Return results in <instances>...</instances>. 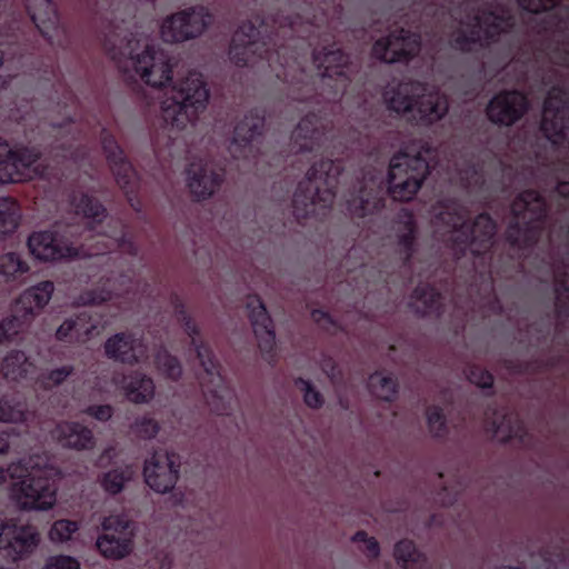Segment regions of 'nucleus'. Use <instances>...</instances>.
<instances>
[{"label": "nucleus", "mask_w": 569, "mask_h": 569, "mask_svg": "<svg viewBox=\"0 0 569 569\" xmlns=\"http://www.w3.org/2000/svg\"><path fill=\"white\" fill-rule=\"evenodd\" d=\"M295 8L301 10L306 14V20H302L301 13L297 12L295 17L287 14H278L272 18L271 30L266 34V39H259L262 33L268 32L269 23L262 21L259 28L252 22L243 23L234 32L229 56L231 61L239 67L253 64L256 57L266 59L270 68L276 71V76L286 82L301 83L299 90H305L307 93L312 91L308 82H305V71L301 68L299 56L293 54L292 49L297 46L290 43H278L279 40L293 41L295 36L302 40H308V46L312 42V36L320 37V29L323 23H328L327 14L321 11L319 14L313 13L312 19L309 18L310 11L315 10L311 2L297 0Z\"/></svg>", "instance_id": "1"}, {"label": "nucleus", "mask_w": 569, "mask_h": 569, "mask_svg": "<svg viewBox=\"0 0 569 569\" xmlns=\"http://www.w3.org/2000/svg\"><path fill=\"white\" fill-rule=\"evenodd\" d=\"M71 206L78 216L87 220L88 231L94 232L90 236L92 243L77 247L68 236L73 237V226H67L61 232L60 226H54V230L33 232L28 239V247L32 256L40 261H61L79 257L102 256L107 251L118 249L120 252L137 254L134 243L126 238L123 224L110 219L108 227L110 233L97 230L98 226L107 218L106 208L93 197L86 193H73Z\"/></svg>", "instance_id": "2"}, {"label": "nucleus", "mask_w": 569, "mask_h": 569, "mask_svg": "<svg viewBox=\"0 0 569 569\" xmlns=\"http://www.w3.org/2000/svg\"><path fill=\"white\" fill-rule=\"evenodd\" d=\"M466 216V209L456 201L432 208L435 237L445 242L456 259L466 256L467 251L473 257L485 254L492 247L496 234V223L487 213L479 214L471 224Z\"/></svg>", "instance_id": "3"}, {"label": "nucleus", "mask_w": 569, "mask_h": 569, "mask_svg": "<svg viewBox=\"0 0 569 569\" xmlns=\"http://www.w3.org/2000/svg\"><path fill=\"white\" fill-rule=\"evenodd\" d=\"M342 170L339 159L321 160L311 166L292 198L293 216L297 220L326 214V210L333 203Z\"/></svg>", "instance_id": "4"}, {"label": "nucleus", "mask_w": 569, "mask_h": 569, "mask_svg": "<svg viewBox=\"0 0 569 569\" xmlns=\"http://www.w3.org/2000/svg\"><path fill=\"white\" fill-rule=\"evenodd\" d=\"M383 100L388 109L397 113H408L409 120L423 126L440 120L449 108L446 96L429 90L427 84L418 81L388 86L383 91Z\"/></svg>", "instance_id": "5"}, {"label": "nucleus", "mask_w": 569, "mask_h": 569, "mask_svg": "<svg viewBox=\"0 0 569 569\" xmlns=\"http://www.w3.org/2000/svg\"><path fill=\"white\" fill-rule=\"evenodd\" d=\"M209 100V90L202 74L190 71L173 82L167 98L161 102V118L172 129H183L194 122Z\"/></svg>", "instance_id": "6"}, {"label": "nucleus", "mask_w": 569, "mask_h": 569, "mask_svg": "<svg viewBox=\"0 0 569 569\" xmlns=\"http://www.w3.org/2000/svg\"><path fill=\"white\" fill-rule=\"evenodd\" d=\"M27 475L13 482L11 500L23 510H49L57 501V468L41 457H30L24 463Z\"/></svg>", "instance_id": "7"}, {"label": "nucleus", "mask_w": 569, "mask_h": 569, "mask_svg": "<svg viewBox=\"0 0 569 569\" xmlns=\"http://www.w3.org/2000/svg\"><path fill=\"white\" fill-rule=\"evenodd\" d=\"M513 24L509 10L500 7L481 9L466 20L457 22V29L450 33V46L462 52H470L496 41L502 32Z\"/></svg>", "instance_id": "8"}, {"label": "nucleus", "mask_w": 569, "mask_h": 569, "mask_svg": "<svg viewBox=\"0 0 569 569\" xmlns=\"http://www.w3.org/2000/svg\"><path fill=\"white\" fill-rule=\"evenodd\" d=\"M174 311L178 320L184 322L186 331L191 338V342L203 368V373L200 376V385L210 410L217 415H228V409L236 401L233 390L226 383L219 366L213 360L211 350L202 343L198 345L196 339L198 335L197 327L191 318L187 316L183 305L177 303Z\"/></svg>", "instance_id": "9"}, {"label": "nucleus", "mask_w": 569, "mask_h": 569, "mask_svg": "<svg viewBox=\"0 0 569 569\" xmlns=\"http://www.w3.org/2000/svg\"><path fill=\"white\" fill-rule=\"evenodd\" d=\"M512 219L506 236L515 249H527L538 242L547 217L545 199L533 190L520 193L511 204Z\"/></svg>", "instance_id": "10"}, {"label": "nucleus", "mask_w": 569, "mask_h": 569, "mask_svg": "<svg viewBox=\"0 0 569 569\" xmlns=\"http://www.w3.org/2000/svg\"><path fill=\"white\" fill-rule=\"evenodd\" d=\"M106 50L118 63L119 69L128 71V64L132 67L140 79L153 88H161L172 79V68L169 56L154 46L147 44L140 54H132L131 40L127 41L124 51L129 52V57L122 62L121 57L126 56L121 46L119 52L116 43L108 38L104 43Z\"/></svg>", "instance_id": "11"}, {"label": "nucleus", "mask_w": 569, "mask_h": 569, "mask_svg": "<svg viewBox=\"0 0 569 569\" xmlns=\"http://www.w3.org/2000/svg\"><path fill=\"white\" fill-rule=\"evenodd\" d=\"M429 173V163L418 152L410 156L400 151L390 160L388 171V192L393 200L409 201L420 189Z\"/></svg>", "instance_id": "12"}, {"label": "nucleus", "mask_w": 569, "mask_h": 569, "mask_svg": "<svg viewBox=\"0 0 569 569\" xmlns=\"http://www.w3.org/2000/svg\"><path fill=\"white\" fill-rule=\"evenodd\" d=\"M53 290V282L48 280L24 290L13 305V315L0 322V342L14 341L49 302Z\"/></svg>", "instance_id": "13"}, {"label": "nucleus", "mask_w": 569, "mask_h": 569, "mask_svg": "<svg viewBox=\"0 0 569 569\" xmlns=\"http://www.w3.org/2000/svg\"><path fill=\"white\" fill-rule=\"evenodd\" d=\"M385 176L382 169L369 167L362 170L361 180L346 200L347 211L355 218L370 217L383 207Z\"/></svg>", "instance_id": "14"}, {"label": "nucleus", "mask_w": 569, "mask_h": 569, "mask_svg": "<svg viewBox=\"0 0 569 569\" xmlns=\"http://www.w3.org/2000/svg\"><path fill=\"white\" fill-rule=\"evenodd\" d=\"M41 153L34 147L11 148L0 139V186L32 180L40 174Z\"/></svg>", "instance_id": "15"}, {"label": "nucleus", "mask_w": 569, "mask_h": 569, "mask_svg": "<svg viewBox=\"0 0 569 569\" xmlns=\"http://www.w3.org/2000/svg\"><path fill=\"white\" fill-rule=\"evenodd\" d=\"M212 16L202 6L190 7L167 17L160 27L166 42L178 43L199 37L211 24Z\"/></svg>", "instance_id": "16"}, {"label": "nucleus", "mask_w": 569, "mask_h": 569, "mask_svg": "<svg viewBox=\"0 0 569 569\" xmlns=\"http://www.w3.org/2000/svg\"><path fill=\"white\" fill-rule=\"evenodd\" d=\"M313 63L320 71L323 87L333 88V96L328 101L336 102L337 98L346 91L350 82V73L353 68L349 58L339 48L323 47L322 50L315 49L312 52Z\"/></svg>", "instance_id": "17"}, {"label": "nucleus", "mask_w": 569, "mask_h": 569, "mask_svg": "<svg viewBox=\"0 0 569 569\" xmlns=\"http://www.w3.org/2000/svg\"><path fill=\"white\" fill-rule=\"evenodd\" d=\"M101 143L118 186L123 190L130 206L136 211H140V201L132 197L138 193L140 188V180L137 172L131 163L126 160L123 151L106 129L101 130Z\"/></svg>", "instance_id": "18"}, {"label": "nucleus", "mask_w": 569, "mask_h": 569, "mask_svg": "<svg viewBox=\"0 0 569 569\" xmlns=\"http://www.w3.org/2000/svg\"><path fill=\"white\" fill-rule=\"evenodd\" d=\"M540 129L555 146L562 144L567 139L569 104L563 89L553 87L549 90L543 103Z\"/></svg>", "instance_id": "19"}, {"label": "nucleus", "mask_w": 569, "mask_h": 569, "mask_svg": "<svg viewBox=\"0 0 569 569\" xmlns=\"http://www.w3.org/2000/svg\"><path fill=\"white\" fill-rule=\"evenodd\" d=\"M420 36L401 28L388 37L379 39L372 47L375 58L387 63L408 62L420 51Z\"/></svg>", "instance_id": "20"}, {"label": "nucleus", "mask_w": 569, "mask_h": 569, "mask_svg": "<svg viewBox=\"0 0 569 569\" xmlns=\"http://www.w3.org/2000/svg\"><path fill=\"white\" fill-rule=\"evenodd\" d=\"M39 542L40 536L33 526L12 521L0 525V550L13 561L31 555Z\"/></svg>", "instance_id": "21"}, {"label": "nucleus", "mask_w": 569, "mask_h": 569, "mask_svg": "<svg viewBox=\"0 0 569 569\" xmlns=\"http://www.w3.org/2000/svg\"><path fill=\"white\" fill-rule=\"evenodd\" d=\"M179 470L180 461L176 453L156 451L144 462V481L156 492L164 493L176 486Z\"/></svg>", "instance_id": "22"}, {"label": "nucleus", "mask_w": 569, "mask_h": 569, "mask_svg": "<svg viewBox=\"0 0 569 569\" xmlns=\"http://www.w3.org/2000/svg\"><path fill=\"white\" fill-rule=\"evenodd\" d=\"M264 126V116L259 110L246 114L233 131L229 152L234 159H256L253 142L261 134Z\"/></svg>", "instance_id": "23"}, {"label": "nucleus", "mask_w": 569, "mask_h": 569, "mask_svg": "<svg viewBox=\"0 0 569 569\" xmlns=\"http://www.w3.org/2000/svg\"><path fill=\"white\" fill-rule=\"evenodd\" d=\"M528 109L527 97L517 91H502L495 96L488 107L487 116L493 123L511 126L518 121Z\"/></svg>", "instance_id": "24"}, {"label": "nucleus", "mask_w": 569, "mask_h": 569, "mask_svg": "<svg viewBox=\"0 0 569 569\" xmlns=\"http://www.w3.org/2000/svg\"><path fill=\"white\" fill-rule=\"evenodd\" d=\"M247 308L252 325L253 332L258 339V346L266 360L273 361L271 353L276 345V333L273 323L269 317L264 305L258 296L248 298Z\"/></svg>", "instance_id": "25"}, {"label": "nucleus", "mask_w": 569, "mask_h": 569, "mask_svg": "<svg viewBox=\"0 0 569 569\" xmlns=\"http://www.w3.org/2000/svg\"><path fill=\"white\" fill-rule=\"evenodd\" d=\"M104 353L110 359L134 365L148 358V348L141 338L129 332H120L106 341Z\"/></svg>", "instance_id": "26"}, {"label": "nucleus", "mask_w": 569, "mask_h": 569, "mask_svg": "<svg viewBox=\"0 0 569 569\" xmlns=\"http://www.w3.org/2000/svg\"><path fill=\"white\" fill-rule=\"evenodd\" d=\"M188 187L198 199H207L214 193L223 180V171L209 162H192L187 169Z\"/></svg>", "instance_id": "27"}, {"label": "nucleus", "mask_w": 569, "mask_h": 569, "mask_svg": "<svg viewBox=\"0 0 569 569\" xmlns=\"http://www.w3.org/2000/svg\"><path fill=\"white\" fill-rule=\"evenodd\" d=\"M325 140V126L315 113H309L298 123L291 136V151L296 154L313 152Z\"/></svg>", "instance_id": "28"}, {"label": "nucleus", "mask_w": 569, "mask_h": 569, "mask_svg": "<svg viewBox=\"0 0 569 569\" xmlns=\"http://www.w3.org/2000/svg\"><path fill=\"white\" fill-rule=\"evenodd\" d=\"M26 9L40 33L53 43L62 31L56 4L51 0H26Z\"/></svg>", "instance_id": "29"}, {"label": "nucleus", "mask_w": 569, "mask_h": 569, "mask_svg": "<svg viewBox=\"0 0 569 569\" xmlns=\"http://www.w3.org/2000/svg\"><path fill=\"white\" fill-rule=\"evenodd\" d=\"M62 447L78 451L90 450L96 445L92 430L79 422H61L51 432Z\"/></svg>", "instance_id": "30"}, {"label": "nucleus", "mask_w": 569, "mask_h": 569, "mask_svg": "<svg viewBox=\"0 0 569 569\" xmlns=\"http://www.w3.org/2000/svg\"><path fill=\"white\" fill-rule=\"evenodd\" d=\"M140 283L131 280V278L127 274H120L118 278L113 276L107 278L106 282L101 291L90 290L81 293L79 297V302L82 305H100L104 301L112 299V292L114 291L116 296H121L123 293H133L139 289Z\"/></svg>", "instance_id": "31"}, {"label": "nucleus", "mask_w": 569, "mask_h": 569, "mask_svg": "<svg viewBox=\"0 0 569 569\" xmlns=\"http://www.w3.org/2000/svg\"><path fill=\"white\" fill-rule=\"evenodd\" d=\"M487 427L495 436L507 441L512 438H522L525 430L523 423L515 412H509L505 408L501 411H493L492 417L487 412Z\"/></svg>", "instance_id": "32"}, {"label": "nucleus", "mask_w": 569, "mask_h": 569, "mask_svg": "<svg viewBox=\"0 0 569 569\" xmlns=\"http://www.w3.org/2000/svg\"><path fill=\"white\" fill-rule=\"evenodd\" d=\"M113 382L120 386L127 398L134 403L148 402L154 395V385L151 378L136 373L128 380L124 376H114Z\"/></svg>", "instance_id": "33"}, {"label": "nucleus", "mask_w": 569, "mask_h": 569, "mask_svg": "<svg viewBox=\"0 0 569 569\" xmlns=\"http://www.w3.org/2000/svg\"><path fill=\"white\" fill-rule=\"evenodd\" d=\"M398 249L403 262L407 263L415 252L417 227L411 212L402 209L397 221Z\"/></svg>", "instance_id": "34"}, {"label": "nucleus", "mask_w": 569, "mask_h": 569, "mask_svg": "<svg viewBox=\"0 0 569 569\" xmlns=\"http://www.w3.org/2000/svg\"><path fill=\"white\" fill-rule=\"evenodd\" d=\"M449 176L451 182L460 183L466 189L481 186L485 182L482 167L475 162L473 157L461 158L460 161L455 162V169L449 172Z\"/></svg>", "instance_id": "35"}, {"label": "nucleus", "mask_w": 569, "mask_h": 569, "mask_svg": "<svg viewBox=\"0 0 569 569\" xmlns=\"http://www.w3.org/2000/svg\"><path fill=\"white\" fill-rule=\"evenodd\" d=\"M410 306L420 316L440 315L442 296L435 288L421 284L415 289Z\"/></svg>", "instance_id": "36"}, {"label": "nucleus", "mask_w": 569, "mask_h": 569, "mask_svg": "<svg viewBox=\"0 0 569 569\" xmlns=\"http://www.w3.org/2000/svg\"><path fill=\"white\" fill-rule=\"evenodd\" d=\"M34 368L23 351L14 350L3 358L0 370L7 380L19 381L33 372Z\"/></svg>", "instance_id": "37"}, {"label": "nucleus", "mask_w": 569, "mask_h": 569, "mask_svg": "<svg viewBox=\"0 0 569 569\" xmlns=\"http://www.w3.org/2000/svg\"><path fill=\"white\" fill-rule=\"evenodd\" d=\"M100 553L110 559H121L132 550V540L127 537H117L114 533H104L97 540Z\"/></svg>", "instance_id": "38"}, {"label": "nucleus", "mask_w": 569, "mask_h": 569, "mask_svg": "<svg viewBox=\"0 0 569 569\" xmlns=\"http://www.w3.org/2000/svg\"><path fill=\"white\" fill-rule=\"evenodd\" d=\"M30 412L27 403L18 397H3L0 399V422L24 423L29 420Z\"/></svg>", "instance_id": "39"}, {"label": "nucleus", "mask_w": 569, "mask_h": 569, "mask_svg": "<svg viewBox=\"0 0 569 569\" xmlns=\"http://www.w3.org/2000/svg\"><path fill=\"white\" fill-rule=\"evenodd\" d=\"M395 557L405 569H425L427 558L421 555L410 540H401L395 547Z\"/></svg>", "instance_id": "40"}, {"label": "nucleus", "mask_w": 569, "mask_h": 569, "mask_svg": "<svg viewBox=\"0 0 569 569\" xmlns=\"http://www.w3.org/2000/svg\"><path fill=\"white\" fill-rule=\"evenodd\" d=\"M136 471L137 468L132 465L112 469L103 475L100 481L101 487L108 493L117 495L124 488V485L133 478Z\"/></svg>", "instance_id": "41"}, {"label": "nucleus", "mask_w": 569, "mask_h": 569, "mask_svg": "<svg viewBox=\"0 0 569 569\" xmlns=\"http://www.w3.org/2000/svg\"><path fill=\"white\" fill-rule=\"evenodd\" d=\"M20 211L17 201L0 198V233H12L19 226Z\"/></svg>", "instance_id": "42"}, {"label": "nucleus", "mask_w": 569, "mask_h": 569, "mask_svg": "<svg viewBox=\"0 0 569 569\" xmlns=\"http://www.w3.org/2000/svg\"><path fill=\"white\" fill-rule=\"evenodd\" d=\"M556 307L559 312L569 310V266H557L553 270Z\"/></svg>", "instance_id": "43"}, {"label": "nucleus", "mask_w": 569, "mask_h": 569, "mask_svg": "<svg viewBox=\"0 0 569 569\" xmlns=\"http://www.w3.org/2000/svg\"><path fill=\"white\" fill-rule=\"evenodd\" d=\"M29 271V266L18 253L8 252L0 256V276L6 281H13Z\"/></svg>", "instance_id": "44"}, {"label": "nucleus", "mask_w": 569, "mask_h": 569, "mask_svg": "<svg viewBox=\"0 0 569 569\" xmlns=\"http://www.w3.org/2000/svg\"><path fill=\"white\" fill-rule=\"evenodd\" d=\"M368 388L375 397L386 401H390L397 392L396 381L379 372L369 377Z\"/></svg>", "instance_id": "45"}, {"label": "nucleus", "mask_w": 569, "mask_h": 569, "mask_svg": "<svg viewBox=\"0 0 569 569\" xmlns=\"http://www.w3.org/2000/svg\"><path fill=\"white\" fill-rule=\"evenodd\" d=\"M72 322L74 325L73 335L76 342H84L90 339L94 333H99V322L92 320V316L82 311L72 318Z\"/></svg>", "instance_id": "46"}, {"label": "nucleus", "mask_w": 569, "mask_h": 569, "mask_svg": "<svg viewBox=\"0 0 569 569\" xmlns=\"http://www.w3.org/2000/svg\"><path fill=\"white\" fill-rule=\"evenodd\" d=\"M79 530V523L69 519H60L52 523L49 538L52 542H67Z\"/></svg>", "instance_id": "47"}, {"label": "nucleus", "mask_w": 569, "mask_h": 569, "mask_svg": "<svg viewBox=\"0 0 569 569\" xmlns=\"http://www.w3.org/2000/svg\"><path fill=\"white\" fill-rule=\"evenodd\" d=\"M156 365L158 369L168 378L177 380L182 373L179 360L169 355L166 350H160L156 356Z\"/></svg>", "instance_id": "48"}, {"label": "nucleus", "mask_w": 569, "mask_h": 569, "mask_svg": "<svg viewBox=\"0 0 569 569\" xmlns=\"http://www.w3.org/2000/svg\"><path fill=\"white\" fill-rule=\"evenodd\" d=\"M73 371L74 368L72 366H63L61 368L53 369L47 373H41L38 378V383L44 389H51L66 381Z\"/></svg>", "instance_id": "49"}, {"label": "nucleus", "mask_w": 569, "mask_h": 569, "mask_svg": "<svg viewBox=\"0 0 569 569\" xmlns=\"http://www.w3.org/2000/svg\"><path fill=\"white\" fill-rule=\"evenodd\" d=\"M466 376L471 383H473L480 388H491L492 387V383H493L492 375L479 366L468 367V369L466 370Z\"/></svg>", "instance_id": "50"}, {"label": "nucleus", "mask_w": 569, "mask_h": 569, "mask_svg": "<svg viewBox=\"0 0 569 569\" xmlns=\"http://www.w3.org/2000/svg\"><path fill=\"white\" fill-rule=\"evenodd\" d=\"M159 429L160 427L158 422L149 417L138 419L133 426V432L142 439L154 438L159 432Z\"/></svg>", "instance_id": "51"}, {"label": "nucleus", "mask_w": 569, "mask_h": 569, "mask_svg": "<svg viewBox=\"0 0 569 569\" xmlns=\"http://www.w3.org/2000/svg\"><path fill=\"white\" fill-rule=\"evenodd\" d=\"M427 419L430 432L436 437L446 433V421L441 410L438 407H430L427 410Z\"/></svg>", "instance_id": "52"}, {"label": "nucleus", "mask_w": 569, "mask_h": 569, "mask_svg": "<svg viewBox=\"0 0 569 569\" xmlns=\"http://www.w3.org/2000/svg\"><path fill=\"white\" fill-rule=\"evenodd\" d=\"M42 569H80V563L71 556H52L47 559Z\"/></svg>", "instance_id": "53"}, {"label": "nucleus", "mask_w": 569, "mask_h": 569, "mask_svg": "<svg viewBox=\"0 0 569 569\" xmlns=\"http://www.w3.org/2000/svg\"><path fill=\"white\" fill-rule=\"evenodd\" d=\"M296 383L305 391L303 399L307 406L318 408L322 405L323 400L321 395L316 391L308 381L299 379Z\"/></svg>", "instance_id": "54"}, {"label": "nucleus", "mask_w": 569, "mask_h": 569, "mask_svg": "<svg viewBox=\"0 0 569 569\" xmlns=\"http://www.w3.org/2000/svg\"><path fill=\"white\" fill-rule=\"evenodd\" d=\"M352 540L355 542H362L363 547L361 550L369 557V558H376L379 556V545L375 538H368L367 533L365 531H358L353 537Z\"/></svg>", "instance_id": "55"}, {"label": "nucleus", "mask_w": 569, "mask_h": 569, "mask_svg": "<svg viewBox=\"0 0 569 569\" xmlns=\"http://www.w3.org/2000/svg\"><path fill=\"white\" fill-rule=\"evenodd\" d=\"M559 1L560 0H518L521 8L536 13L555 8Z\"/></svg>", "instance_id": "56"}, {"label": "nucleus", "mask_w": 569, "mask_h": 569, "mask_svg": "<svg viewBox=\"0 0 569 569\" xmlns=\"http://www.w3.org/2000/svg\"><path fill=\"white\" fill-rule=\"evenodd\" d=\"M485 289L488 295H487V297L482 298L478 302L479 308H487L489 311L499 312L501 310V306H500L499 300L497 299V297L493 293L492 281H487Z\"/></svg>", "instance_id": "57"}, {"label": "nucleus", "mask_w": 569, "mask_h": 569, "mask_svg": "<svg viewBox=\"0 0 569 569\" xmlns=\"http://www.w3.org/2000/svg\"><path fill=\"white\" fill-rule=\"evenodd\" d=\"M87 413L100 421H107L112 416V407L109 405L91 406L87 409Z\"/></svg>", "instance_id": "58"}, {"label": "nucleus", "mask_w": 569, "mask_h": 569, "mask_svg": "<svg viewBox=\"0 0 569 569\" xmlns=\"http://www.w3.org/2000/svg\"><path fill=\"white\" fill-rule=\"evenodd\" d=\"M74 328V325L72 322V318L71 319H68L66 320L58 329H57V332H56V337L58 340L60 341H68V342H72L74 341V332H73V329Z\"/></svg>", "instance_id": "59"}, {"label": "nucleus", "mask_w": 569, "mask_h": 569, "mask_svg": "<svg viewBox=\"0 0 569 569\" xmlns=\"http://www.w3.org/2000/svg\"><path fill=\"white\" fill-rule=\"evenodd\" d=\"M102 528L106 531H118L119 529L126 530L128 528V521L123 520L119 516L106 517L102 521Z\"/></svg>", "instance_id": "60"}, {"label": "nucleus", "mask_w": 569, "mask_h": 569, "mask_svg": "<svg viewBox=\"0 0 569 569\" xmlns=\"http://www.w3.org/2000/svg\"><path fill=\"white\" fill-rule=\"evenodd\" d=\"M312 319L320 323L323 328H328L327 325H333V321L331 320L330 316L321 310H313L311 312Z\"/></svg>", "instance_id": "61"}, {"label": "nucleus", "mask_w": 569, "mask_h": 569, "mask_svg": "<svg viewBox=\"0 0 569 569\" xmlns=\"http://www.w3.org/2000/svg\"><path fill=\"white\" fill-rule=\"evenodd\" d=\"M86 152L83 151L82 146H78L74 150L70 151V158L76 162L81 161L84 158Z\"/></svg>", "instance_id": "62"}, {"label": "nucleus", "mask_w": 569, "mask_h": 569, "mask_svg": "<svg viewBox=\"0 0 569 569\" xmlns=\"http://www.w3.org/2000/svg\"><path fill=\"white\" fill-rule=\"evenodd\" d=\"M557 192L563 198L569 199V181L558 182Z\"/></svg>", "instance_id": "63"}, {"label": "nucleus", "mask_w": 569, "mask_h": 569, "mask_svg": "<svg viewBox=\"0 0 569 569\" xmlns=\"http://www.w3.org/2000/svg\"><path fill=\"white\" fill-rule=\"evenodd\" d=\"M9 440L8 437L0 432V453H6L9 450Z\"/></svg>", "instance_id": "64"}]
</instances>
